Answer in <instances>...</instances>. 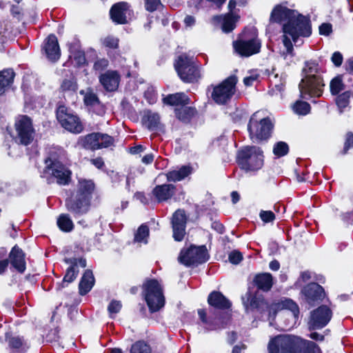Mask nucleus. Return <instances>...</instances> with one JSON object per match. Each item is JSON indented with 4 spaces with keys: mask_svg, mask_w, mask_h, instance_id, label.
Wrapping results in <instances>:
<instances>
[{
    "mask_svg": "<svg viewBox=\"0 0 353 353\" xmlns=\"http://www.w3.org/2000/svg\"><path fill=\"white\" fill-rule=\"evenodd\" d=\"M270 21L276 23L284 22L283 25V43L286 54L292 55L293 46L299 41V37H309L311 34V26L309 20L297 12L288 9L282 5L275 6L271 12Z\"/></svg>",
    "mask_w": 353,
    "mask_h": 353,
    "instance_id": "1",
    "label": "nucleus"
},
{
    "mask_svg": "<svg viewBox=\"0 0 353 353\" xmlns=\"http://www.w3.org/2000/svg\"><path fill=\"white\" fill-rule=\"evenodd\" d=\"M94 184L92 180L79 179L76 193L65 201V208L75 217L88 212Z\"/></svg>",
    "mask_w": 353,
    "mask_h": 353,
    "instance_id": "2",
    "label": "nucleus"
},
{
    "mask_svg": "<svg viewBox=\"0 0 353 353\" xmlns=\"http://www.w3.org/2000/svg\"><path fill=\"white\" fill-rule=\"evenodd\" d=\"M238 163L246 172L256 171L263 165V151L256 146H246L239 151Z\"/></svg>",
    "mask_w": 353,
    "mask_h": 353,
    "instance_id": "3",
    "label": "nucleus"
},
{
    "mask_svg": "<svg viewBox=\"0 0 353 353\" xmlns=\"http://www.w3.org/2000/svg\"><path fill=\"white\" fill-rule=\"evenodd\" d=\"M174 68L180 79L185 83H194L201 78L200 69L192 57L186 54L178 57L174 63Z\"/></svg>",
    "mask_w": 353,
    "mask_h": 353,
    "instance_id": "4",
    "label": "nucleus"
},
{
    "mask_svg": "<svg viewBox=\"0 0 353 353\" xmlns=\"http://www.w3.org/2000/svg\"><path fill=\"white\" fill-rule=\"evenodd\" d=\"M259 112L254 113L249 121L248 129L253 142L266 140L270 137L273 125L268 118H260Z\"/></svg>",
    "mask_w": 353,
    "mask_h": 353,
    "instance_id": "5",
    "label": "nucleus"
},
{
    "mask_svg": "<svg viewBox=\"0 0 353 353\" xmlns=\"http://www.w3.org/2000/svg\"><path fill=\"white\" fill-rule=\"evenodd\" d=\"M143 288L145 299L151 312H155L163 307L165 299L162 288L157 280L146 281Z\"/></svg>",
    "mask_w": 353,
    "mask_h": 353,
    "instance_id": "6",
    "label": "nucleus"
},
{
    "mask_svg": "<svg viewBox=\"0 0 353 353\" xmlns=\"http://www.w3.org/2000/svg\"><path fill=\"white\" fill-rule=\"evenodd\" d=\"M269 353H300L299 339L289 335H279L268 344Z\"/></svg>",
    "mask_w": 353,
    "mask_h": 353,
    "instance_id": "7",
    "label": "nucleus"
},
{
    "mask_svg": "<svg viewBox=\"0 0 353 353\" xmlns=\"http://www.w3.org/2000/svg\"><path fill=\"white\" fill-rule=\"evenodd\" d=\"M238 80L234 75L225 79L222 83L213 88L212 99L217 104L223 105L228 103L236 92V84Z\"/></svg>",
    "mask_w": 353,
    "mask_h": 353,
    "instance_id": "8",
    "label": "nucleus"
},
{
    "mask_svg": "<svg viewBox=\"0 0 353 353\" xmlns=\"http://www.w3.org/2000/svg\"><path fill=\"white\" fill-rule=\"evenodd\" d=\"M14 126L17 132L14 138L16 142L27 145L33 141L35 131L30 117L26 115L19 116Z\"/></svg>",
    "mask_w": 353,
    "mask_h": 353,
    "instance_id": "9",
    "label": "nucleus"
},
{
    "mask_svg": "<svg viewBox=\"0 0 353 353\" xmlns=\"http://www.w3.org/2000/svg\"><path fill=\"white\" fill-rule=\"evenodd\" d=\"M57 118L61 126L69 132L78 134L83 130L79 117L65 105L58 107Z\"/></svg>",
    "mask_w": 353,
    "mask_h": 353,
    "instance_id": "10",
    "label": "nucleus"
},
{
    "mask_svg": "<svg viewBox=\"0 0 353 353\" xmlns=\"http://www.w3.org/2000/svg\"><path fill=\"white\" fill-rule=\"evenodd\" d=\"M180 263L186 266L202 263L208 260V253L204 245H192L187 250H182L178 257Z\"/></svg>",
    "mask_w": 353,
    "mask_h": 353,
    "instance_id": "11",
    "label": "nucleus"
},
{
    "mask_svg": "<svg viewBox=\"0 0 353 353\" xmlns=\"http://www.w3.org/2000/svg\"><path fill=\"white\" fill-rule=\"evenodd\" d=\"M79 143L85 149L96 150L112 145L114 139L107 134L91 133L81 137Z\"/></svg>",
    "mask_w": 353,
    "mask_h": 353,
    "instance_id": "12",
    "label": "nucleus"
},
{
    "mask_svg": "<svg viewBox=\"0 0 353 353\" xmlns=\"http://www.w3.org/2000/svg\"><path fill=\"white\" fill-rule=\"evenodd\" d=\"M302 85H306L309 86L310 85L311 80L314 79L317 81V93H320L319 88L321 86H325L323 79L321 75V70L319 67L318 63L314 61H306L304 63V66L302 69Z\"/></svg>",
    "mask_w": 353,
    "mask_h": 353,
    "instance_id": "13",
    "label": "nucleus"
},
{
    "mask_svg": "<svg viewBox=\"0 0 353 353\" xmlns=\"http://www.w3.org/2000/svg\"><path fill=\"white\" fill-rule=\"evenodd\" d=\"M332 312L326 305H321L311 312L308 326L310 330H318L325 327L330 321Z\"/></svg>",
    "mask_w": 353,
    "mask_h": 353,
    "instance_id": "14",
    "label": "nucleus"
},
{
    "mask_svg": "<svg viewBox=\"0 0 353 353\" xmlns=\"http://www.w3.org/2000/svg\"><path fill=\"white\" fill-rule=\"evenodd\" d=\"M235 51L242 57H250L259 52L261 43L256 37L241 39L233 43Z\"/></svg>",
    "mask_w": 353,
    "mask_h": 353,
    "instance_id": "15",
    "label": "nucleus"
},
{
    "mask_svg": "<svg viewBox=\"0 0 353 353\" xmlns=\"http://www.w3.org/2000/svg\"><path fill=\"white\" fill-rule=\"evenodd\" d=\"M46 172L52 174L60 185H66L70 179V171L59 162H54L46 168Z\"/></svg>",
    "mask_w": 353,
    "mask_h": 353,
    "instance_id": "16",
    "label": "nucleus"
},
{
    "mask_svg": "<svg viewBox=\"0 0 353 353\" xmlns=\"http://www.w3.org/2000/svg\"><path fill=\"white\" fill-rule=\"evenodd\" d=\"M130 6L125 2H119L113 5L110 10V18L117 24L128 23L127 15L130 14Z\"/></svg>",
    "mask_w": 353,
    "mask_h": 353,
    "instance_id": "17",
    "label": "nucleus"
},
{
    "mask_svg": "<svg viewBox=\"0 0 353 353\" xmlns=\"http://www.w3.org/2000/svg\"><path fill=\"white\" fill-rule=\"evenodd\" d=\"M65 262L70 264V266L68 268L66 273L63 277L61 288H64L65 283L72 282L77 276L79 273V267L85 268L86 261L84 259H68L65 260Z\"/></svg>",
    "mask_w": 353,
    "mask_h": 353,
    "instance_id": "18",
    "label": "nucleus"
},
{
    "mask_svg": "<svg viewBox=\"0 0 353 353\" xmlns=\"http://www.w3.org/2000/svg\"><path fill=\"white\" fill-rule=\"evenodd\" d=\"M289 310L292 312L295 319H298L299 308L298 305L291 299L282 300L280 302L272 303L269 307L270 316H274L278 310Z\"/></svg>",
    "mask_w": 353,
    "mask_h": 353,
    "instance_id": "19",
    "label": "nucleus"
},
{
    "mask_svg": "<svg viewBox=\"0 0 353 353\" xmlns=\"http://www.w3.org/2000/svg\"><path fill=\"white\" fill-rule=\"evenodd\" d=\"M302 293L305 297L306 301L311 305H314L315 301L321 300L324 296L323 288L316 283H312L305 286Z\"/></svg>",
    "mask_w": 353,
    "mask_h": 353,
    "instance_id": "20",
    "label": "nucleus"
},
{
    "mask_svg": "<svg viewBox=\"0 0 353 353\" xmlns=\"http://www.w3.org/2000/svg\"><path fill=\"white\" fill-rule=\"evenodd\" d=\"M152 194L158 202L170 199L176 192V186L173 184L158 185L152 190Z\"/></svg>",
    "mask_w": 353,
    "mask_h": 353,
    "instance_id": "21",
    "label": "nucleus"
},
{
    "mask_svg": "<svg viewBox=\"0 0 353 353\" xmlns=\"http://www.w3.org/2000/svg\"><path fill=\"white\" fill-rule=\"evenodd\" d=\"M120 76L116 71L108 70L101 74L99 81L103 88L109 92L114 91L119 86Z\"/></svg>",
    "mask_w": 353,
    "mask_h": 353,
    "instance_id": "22",
    "label": "nucleus"
},
{
    "mask_svg": "<svg viewBox=\"0 0 353 353\" xmlns=\"http://www.w3.org/2000/svg\"><path fill=\"white\" fill-rule=\"evenodd\" d=\"M12 265L19 272L23 273L26 270L25 254L17 245H14L9 254Z\"/></svg>",
    "mask_w": 353,
    "mask_h": 353,
    "instance_id": "23",
    "label": "nucleus"
},
{
    "mask_svg": "<svg viewBox=\"0 0 353 353\" xmlns=\"http://www.w3.org/2000/svg\"><path fill=\"white\" fill-rule=\"evenodd\" d=\"M45 51L48 58L51 61H57L60 57V48L57 37L50 35L45 43Z\"/></svg>",
    "mask_w": 353,
    "mask_h": 353,
    "instance_id": "24",
    "label": "nucleus"
},
{
    "mask_svg": "<svg viewBox=\"0 0 353 353\" xmlns=\"http://www.w3.org/2000/svg\"><path fill=\"white\" fill-rule=\"evenodd\" d=\"M309 86H307L304 84L302 85V80L299 83V88L300 90L301 97L304 99H307L308 97H319L322 95L323 92V88L324 86H321L319 88L320 93H317L316 92V90H317V81L316 79H314L313 80H311V82L310 83Z\"/></svg>",
    "mask_w": 353,
    "mask_h": 353,
    "instance_id": "25",
    "label": "nucleus"
},
{
    "mask_svg": "<svg viewBox=\"0 0 353 353\" xmlns=\"http://www.w3.org/2000/svg\"><path fill=\"white\" fill-rule=\"evenodd\" d=\"M208 301L210 305L219 309H228L231 306L230 301L219 292L210 293Z\"/></svg>",
    "mask_w": 353,
    "mask_h": 353,
    "instance_id": "26",
    "label": "nucleus"
},
{
    "mask_svg": "<svg viewBox=\"0 0 353 353\" xmlns=\"http://www.w3.org/2000/svg\"><path fill=\"white\" fill-rule=\"evenodd\" d=\"M192 172V168L183 165L179 169L173 170L165 174L167 180L170 182H176L184 179Z\"/></svg>",
    "mask_w": 353,
    "mask_h": 353,
    "instance_id": "27",
    "label": "nucleus"
},
{
    "mask_svg": "<svg viewBox=\"0 0 353 353\" xmlns=\"http://www.w3.org/2000/svg\"><path fill=\"white\" fill-rule=\"evenodd\" d=\"M94 283V278L91 270L85 271L79 285V293L85 295L91 290Z\"/></svg>",
    "mask_w": 353,
    "mask_h": 353,
    "instance_id": "28",
    "label": "nucleus"
},
{
    "mask_svg": "<svg viewBox=\"0 0 353 353\" xmlns=\"http://www.w3.org/2000/svg\"><path fill=\"white\" fill-rule=\"evenodd\" d=\"M243 303L246 309H256L261 307L265 304L263 298L261 296L253 295L250 292H247L242 298Z\"/></svg>",
    "mask_w": 353,
    "mask_h": 353,
    "instance_id": "29",
    "label": "nucleus"
},
{
    "mask_svg": "<svg viewBox=\"0 0 353 353\" xmlns=\"http://www.w3.org/2000/svg\"><path fill=\"white\" fill-rule=\"evenodd\" d=\"M254 282L259 289L267 292L269 291L273 284L272 276L270 273H262L257 274Z\"/></svg>",
    "mask_w": 353,
    "mask_h": 353,
    "instance_id": "30",
    "label": "nucleus"
},
{
    "mask_svg": "<svg viewBox=\"0 0 353 353\" xmlns=\"http://www.w3.org/2000/svg\"><path fill=\"white\" fill-rule=\"evenodd\" d=\"M163 102L165 104L170 105H187L190 103V99L183 92H178L173 94H169L163 99Z\"/></svg>",
    "mask_w": 353,
    "mask_h": 353,
    "instance_id": "31",
    "label": "nucleus"
},
{
    "mask_svg": "<svg viewBox=\"0 0 353 353\" xmlns=\"http://www.w3.org/2000/svg\"><path fill=\"white\" fill-rule=\"evenodd\" d=\"M14 72L12 69H7L0 72V96L12 83Z\"/></svg>",
    "mask_w": 353,
    "mask_h": 353,
    "instance_id": "32",
    "label": "nucleus"
},
{
    "mask_svg": "<svg viewBox=\"0 0 353 353\" xmlns=\"http://www.w3.org/2000/svg\"><path fill=\"white\" fill-rule=\"evenodd\" d=\"M196 111L194 108L183 105L175 109L176 117L183 121H189L195 114Z\"/></svg>",
    "mask_w": 353,
    "mask_h": 353,
    "instance_id": "33",
    "label": "nucleus"
},
{
    "mask_svg": "<svg viewBox=\"0 0 353 353\" xmlns=\"http://www.w3.org/2000/svg\"><path fill=\"white\" fill-rule=\"evenodd\" d=\"M57 225L65 232H71L74 228V223L68 214H61L57 219Z\"/></svg>",
    "mask_w": 353,
    "mask_h": 353,
    "instance_id": "34",
    "label": "nucleus"
},
{
    "mask_svg": "<svg viewBox=\"0 0 353 353\" xmlns=\"http://www.w3.org/2000/svg\"><path fill=\"white\" fill-rule=\"evenodd\" d=\"M80 94L83 95V101L86 105L94 106L99 103V98L91 89L81 90Z\"/></svg>",
    "mask_w": 353,
    "mask_h": 353,
    "instance_id": "35",
    "label": "nucleus"
},
{
    "mask_svg": "<svg viewBox=\"0 0 353 353\" xmlns=\"http://www.w3.org/2000/svg\"><path fill=\"white\" fill-rule=\"evenodd\" d=\"M149 236V228L147 225H141L134 235V241L137 243H148Z\"/></svg>",
    "mask_w": 353,
    "mask_h": 353,
    "instance_id": "36",
    "label": "nucleus"
},
{
    "mask_svg": "<svg viewBox=\"0 0 353 353\" xmlns=\"http://www.w3.org/2000/svg\"><path fill=\"white\" fill-rule=\"evenodd\" d=\"M145 118L147 119L146 125L149 129H154L160 122V117L157 113L148 111L145 112Z\"/></svg>",
    "mask_w": 353,
    "mask_h": 353,
    "instance_id": "37",
    "label": "nucleus"
},
{
    "mask_svg": "<svg viewBox=\"0 0 353 353\" xmlns=\"http://www.w3.org/2000/svg\"><path fill=\"white\" fill-rule=\"evenodd\" d=\"M237 17L228 14L225 16L222 25L223 31L225 32H230L235 28V22L236 21Z\"/></svg>",
    "mask_w": 353,
    "mask_h": 353,
    "instance_id": "38",
    "label": "nucleus"
},
{
    "mask_svg": "<svg viewBox=\"0 0 353 353\" xmlns=\"http://www.w3.org/2000/svg\"><path fill=\"white\" fill-rule=\"evenodd\" d=\"M131 353H151L150 347L144 341H139L134 343L130 349Z\"/></svg>",
    "mask_w": 353,
    "mask_h": 353,
    "instance_id": "39",
    "label": "nucleus"
},
{
    "mask_svg": "<svg viewBox=\"0 0 353 353\" xmlns=\"http://www.w3.org/2000/svg\"><path fill=\"white\" fill-rule=\"evenodd\" d=\"M172 225L185 227L186 216L185 212L182 210H176L172 216Z\"/></svg>",
    "mask_w": 353,
    "mask_h": 353,
    "instance_id": "40",
    "label": "nucleus"
},
{
    "mask_svg": "<svg viewBox=\"0 0 353 353\" xmlns=\"http://www.w3.org/2000/svg\"><path fill=\"white\" fill-rule=\"evenodd\" d=\"M294 111L298 114L305 115L310 110V105L305 101H296L293 105Z\"/></svg>",
    "mask_w": 353,
    "mask_h": 353,
    "instance_id": "41",
    "label": "nucleus"
},
{
    "mask_svg": "<svg viewBox=\"0 0 353 353\" xmlns=\"http://www.w3.org/2000/svg\"><path fill=\"white\" fill-rule=\"evenodd\" d=\"M344 89V85L340 77H336L330 82V91L332 94H337Z\"/></svg>",
    "mask_w": 353,
    "mask_h": 353,
    "instance_id": "42",
    "label": "nucleus"
},
{
    "mask_svg": "<svg viewBox=\"0 0 353 353\" xmlns=\"http://www.w3.org/2000/svg\"><path fill=\"white\" fill-rule=\"evenodd\" d=\"M61 90L64 92H75L77 90V84L74 78L65 79L61 84Z\"/></svg>",
    "mask_w": 353,
    "mask_h": 353,
    "instance_id": "43",
    "label": "nucleus"
},
{
    "mask_svg": "<svg viewBox=\"0 0 353 353\" xmlns=\"http://www.w3.org/2000/svg\"><path fill=\"white\" fill-rule=\"evenodd\" d=\"M288 150L289 148L288 144L283 141H280L276 143L273 148L274 154L279 157L287 154Z\"/></svg>",
    "mask_w": 353,
    "mask_h": 353,
    "instance_id": "44",
    "label": "nucleus"
},
{
    "mask_svg": "<svg viewBox=\"0 0 353 353\" xmlns=\"http://www.w3.org/2000/svg\"><path fill=\"white\" fill-rule=\"evenodd\" d=\"M351 94V92L347 91L337 97L336 104L340 109L345 108L348 105Z\"/></svg>",
    "mask_w": 353,
    "mask_h": 353,
    "instance_id": "45",
    "label": "nucleus"
},
{
    "mask_svg": "<svg viewBox=\"0 0 353 353\" xmlns=\"http://www.w3.org/2000/svg\"><path fill=\"white\" fill-rule=\"evenodd\" d=\"M121 307L122 305L120 301L112 300L108 307V310L110 313V316L112 318L113 314L119 312L121 309Z\"/></svg>",
    "mask_w": 353,
    "mask_h": 353,
    "instance_id": "46",
    "label": "nucleus"
},
{
    "mask_svg": "<svg viewBox=\"0 0 353 353\" xmlns=\"http://www.w3.org/2000/svg\"><path fill=\"white\" fill-rule=\"evenodd\" d=\"M173 228V237L177 241L183 240L185 235V227L172 225Z\"/></svg>",
    "mask_w": 353,
    "mask_h": 353,
    "instance_id": "47",
    "label": "nucleus"
},
{
    "mask_svg": "<svg viewBox=\"0 0 353 353\" xmlns=\"http://www.w3.org/2000/svg\"><path fill=\"white\" fill-rule=\"evenodd\" d=\"M161 6L160 0H145V7L149 12H154Z\"/></svg>",
    "mask_w": 353,
    "mask_h": 353,
    "instance_id": "48",
    "label": "nucleus"
},
{
    "mask_svg": "<svg viewBox=\"0 0 353 353\" xmlns=\"http://www.w3.org/2000/svg\"><path fill=\"white\" fill-rule=\"evenodd\" d=\"M70 57H73L78 65H83L85 63V58L83 52L77 50L72 52Z\"/></svg>",
    "mask_w": 353,
    "mask_h": 353,
    "instance_id": "49",
    "label": "nucleus"
},
{
    "mask_svg": "<svg viewBox=\"0 0 353 353\" xmlns=\"http://www.w3.org/2000/svg\"><path fill=\"white\" fill-rule=\"evenodd\" d=\"M103 44L110 48H117L119 45V39L113 37H107L103 41Z\"/></svg>",
    "mask_w": 353,
    "mask_h": 353,
    "instance_id": "50",
    "label": "nucleus"
},
{
    "mask_svg": "<svg viewBox=\"0 0 353 353\" xmlns=\"http://www.w3.org/2000/svg\"><path fill=\"white\" fill-rule=\"evenodd\" d=\"M259 216L261 220L265 223L272 222L275 219V215L272 211L261 210Z\"/></svg>",
    "mask_w": 353,
    "mask_h": 353,
    "instance_id": "51",
    "label": "nucleus"
},
{
    "mask_svg": "<svg viewBox=\"0 0 353 353\" xmlns=\"http://www.w3.org/2000/svg\"><path fill=\"white\" fill-rule=\"evenodd\" d=\"M229 261L230 263L233 264H238L239 263L241 260L243 259V256L241 252L238 251H232L229 254Z\"/></svg>",
    "mask_w": 353,
    "mask_h": 353,
    "instance_id": "52",
    "label": "nucleus"
},
{
    "mask_svg": "<svg viewBox=\"0 0 353 353\" xmlns=\"http://www.w3.org/2000/svg\"><path fill=\"white\" fill-rule=\"evenodd\" d=\"M108 65V61L105 59H100L95 61L94 69L97 71H101L105 69Z\"/></svg>",
    "mask_w": 353,
    "mask_h": 353,
    "instance_id": "53",
    "label": "nucleus"
},
{
    "mask_svg": "<svg viewBox=\"0 0 353 353\" xmlns=\"http://www.w3.org/2000/svg\"><path fill=\"white\" fill-rule=\"evenodd\" d=\"M332 32V26L329 23H322L319 26V33L321 35L328 36Z\"/></svg>",
    "mask_w": 353,
    "mask_h": 353,
    "instance_id": "54",
    "label": "nucleus"
},
{
    "mask_svg": "<svg viewBox=\"0 0 353 353\" xmlns=\"http://www.w3.org/2000/svg\"><path fill=\"white\" fill-rule=\"evenodd\" d=\"M304 353H321L320 348L312 341H308Z\"/></svg>",
    "mask_w": 353,
    "mask_h": 353,
    "instance_id": "55",
    "label": "nucleus"
},
{
    "mask_svg": "<svg viewBox=\"0 0 353 353\" xmlns=\"http://www.w3.org/2000/svg\"><path fill=\"white\" fill-rule=\"evenodd\" d=\"M198 314L203 323L207 324L210 327V330H216V327H213L212 322H208L206 319V313L204 310L200 309L198 310Z\"/></svg>",
    "mask_w": 353,
    "mask_h": 353,
    "instance_id": "56",
    "label": "nucleus"
},
{
    "mask_svg": "<svg viewBox=\"0 0 353 353\" xmlns=\"http://www.w3.org/2000/svg\"><path fill=\"white\" fill-rule=\"evenodd\" d=\"M332 61L336 66L339 67L342 64L343 56L339 52H335L332 56Z\"/></svg>",
    "mask_w": 353,
    "mask_h": 353,
    "instance_id": "57",
    "label": "nucleus"
},
{
    "mask_svg": "<svg viewBox=\"0 0 353 353\" xmlns=\"http://www.w3.org/2000/svg\"><path fill=\"white\" fill-rule=\"evenodd\" d=\"M353 146V134L348 133L344 145L343 153L345 154L347 150Z\"/></svg>",
    "mask_w": 353,
    "mask_h": 353,
    "instance_id": "58",
    "label": "nucleus"
},
{
    "mask_svg": "<svg viewBox=\"0 0 353 353\" xmlns=\"http://www.w3.org/2000/svg\"><path fill=\"white\" fill-rule=\"evenodd\" d=\"M10 345L14 348H19L22 344V339L19 337H12L9 341Z\"/></svg>",
    "mask_w": 353,
    "mask_h": 353,
    "instance_id": "59",
    "label": "nucleus"
},
{
    "mask_svg": "<svg viewBox=\"0 0 353 353\" xmlns=\"http://www.w3.org/2000/svg\"><path fill=\"white\" fill-rule=\"evenodd\" d=\"M258 74H252L248 77H245L243 79V83L246 86H250L253 83L258 79Z\"/></svg>",
    "mask_w": 353,
    "mask_h": 353,
    "instance_id": "60",
    "label": "nucleus"
},
{
    "mask_svg": "<svg viewBox=\"0 0 353 353\" xmlns=\"http://www.w3.org/2000/svg\"><path fill=\"white\" fill-rule=\"evenodd\" d=\"M9 264V260L7 259L0 261V275L3 274L7 270Z\"/></svg>",
    "mask_w": 353,
    "mask_h": 353,
    "instance_id": "61",
    "label": "nucleus"
},
{
    "mask_svg": "<svg viewBox=\"0 0 353 353\" xmlns=\"http://www.w3.org/2000/svg\"><path fill=\"white\" fill-rule=\"evenodd\" d=\"M196 20L193 16L187 15L184 19V23L186 26L192 27L195 24Z\"/></svg>",
    "mask_w": 353,
    "mask_h": 353,
    "instance_id": "62",
    "label": "nucleus"
},
{
    "mask_svg": "<svg viewBox=\"0 0 353 353\" xmlns=\"http://www.w3.org/2000/svg\"><path fill=\"white\" fill-rule=\"evenodd\" d=\"M91 162L97 168H101L104 165V162L101 157L93 159L91 160Z\"/></svg>",
    "mask_w": 353,
    "mask_h": 353,
    "instance_id": "63",
    "label": "nucleus"
},
{
    "mask_svg": "<svg viewBox=\"0 0 353 353\" xmlns=\"http://www.w3.org/2000/svg\"><path fill=\"white\" fill-rule=\"evenodd\" d=\"M212 227L220 234H222L224 232V226L219 222H214Z\"/></svg>",
    "mask_w": 353,
    "mask_h": 353,
    "instance_id": "64",
    "label": "nucleus"
}]
</instances>
